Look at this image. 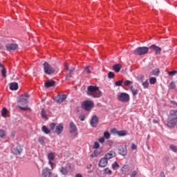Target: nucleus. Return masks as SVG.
<instances>
[{"label":"nucleus","mask_w":177,"mask_h":177,"mask_svg":"<svg viewBox=\"0 0 177 177\" xmlns=\"http://www.w3.org/2000/svg\"><path fill=\"white\" fill-rule=\"evenodd\" d=\"M38 142H40L41 145H42V143H44V142H45V137H40L38 139Z\"/></svg>","instance_id":"obj_47"},{"label":"nucleus","mask_w":177,"mask_h":177,"mask_svg":"<svg viewBox=\"0 0 177 177\" xmlns=\"http://www.w3.org/2000/svg\"><path fill=\"white\" fill-rule=\"evenodd\" d=\"M153 124H158V120L153 119Z\"/></svg>","instance_id":"obj_58"},{"label":"nucleus","mask_w":177,"mask_h":177,"mask_svg":"<svg viewBox=\"0 0 177 177\" xmlns=\"http://www.w3.org/2000/svg\"><path fill=\"white\" fill-rule=\"evenodd\" d=\"M112 68L115 73H120V71H121V69L122 68V64H116L113 66Z\"/></svg>","instance_id":"obj_20"},{"label":"nucleus","mask_w":177,"mask_h":177,"mask_svg":"<svg viewBox=\"0 0 177 177\" xmlns=\"http://www.w3.org/2000/svg\"><path fill=\"white\" fill-rule=\"evenodd\" d=\"M56 82L53 80H48L44 83L46 88H52V86H55Z\"/></svg>","instance_id":"obj_23"},{"label":"nucleus","mask_w":177,"mask_h":177,"mask_svg":"<svg viewBox=\"0 0 177 177\" xmlns=\"http://www.w3.org/2000/svg\"><path fill=\"white\" fill-rule=\"evenodd\" d=\"M81 106L85 111H91V110L95 107V103H93L92 100H87L82 102Z\"/></svg>","instance_id":"obj_4"},{"label":"nucleus","mask_w":177,"mask_h":177,"mask_svg":"<svg viewBox=\"0 0 177 177\" xmlns=\"http://www.w3.org/2000/svg\"><path fill=\"white\" fill-rule=\"evenodd\" d=\"M116 153L114 151H110L109 152L106 153L104 156L105 158L108 160H111V158H114L115 157Z\"/></svg>","instance_id":"obj_18"},{"label":"nucleus","mask_w":177,"mask_h":177,"mask_svg":"<svg viewBox=\"0 0 177 177\" xmlns=\"http://www.w3.org/2000/svg\"><path fill=\"white\" fill-rule=\"evenodd\" d=\"M118 100L122 102H129V94L127 93H121L118 95Z\"/></svg>","instance_id":"obj_10"},{"label":"nucleus","mask_w":177,"mask_h":177,"mask_svg":"<svg viewBox=\"0 0 177 177\" xmlns=\"http://www.w3.org/2000/svg\"><path fill=\"white\" fill-rule=\"evenodd\" d=\"M75 177H82V174H77L75 175Z\"/></svg>","instance_id":"obj_59"},{"label":"nucleus","mask_w":177,"mask_h":177,"mask_svg":"<svg viewBox=\"0 0 177 177\" xmlns=\"http://www.w3.org/2000/svg\"><path fill=\"white\" fill-rule=\"evenodd\" d=\"M41 115L42 118H46V114H45V110L41 109Z\"/></svg>","instance_id":"obj_49"},{"label":"nucleus","mask_w":177,"mask_h":177,"mask_svg":"<svg viewBox=\"0 0 177 177\" xmlns=\"http://www.w3.org/2000/svg\"><path fill=\"white\" fill-rule=\"evenodd\" d=\"M43 66H44V70L45 74H48V75L55 74V68L53 67H52L49 64V63L46 62H44Z\"/></svg>","instance_id":"obj_6"},{"label":"nucleus","mask_w":177,"mask_h":177,"mask_svg":"<svg viewBox=\"0 0 177 177\" xmlns=\"http://www.w3.org/2000/svg\"><path fill=\"white\" fill-rule=\"evenodd\" d=\"M111 132L112 133H114V135H118V131H117V129H112L111 130Z\"/></svg>","instance_id":"obj_50"},{"label":"nucleus","mask_w":177,"mask_h":177,"mask_svg":"<svg viewBox=\"0 0 177 177\" xmlns=\"http://www.w3.org/2000/svg\"><path fill=\"white\" fill-rule=\"evenodd\" d=\"M90 124L93 128H96L97 124H99V118L97 115H93L91 118Z\"/></svg>","instance_id":"obj_13"},{"label":"nucleus","mask_w":177,"mask_h":177,"mask_svg":"<svg viewBox=\"0 0 177 177\" xmlns=\"http://www.w3.org/2000/svg\"><path fill=\"white\" fill-rule=\"evenodd\" d=\"M149 49H153V50H155V55H160L161 53V48L156 45H152L149 46Z\"/></svg>","instance_id":"obj_19"},{"label":"nucleus","mask_w":177,"mask_h":177,"mask_svg":"<svg viewBox=\"0 0 177 177\" xmlns=\"http://www.w3.org/2000/svg\"><path fill=\"white\" fill-rule=\"evenodd\" d=\"M48 164L49 165H50L52 169H53V165H55V164L53 163V160H55V153H50L48 155Z\"/></svg>","instance_id":"obj_15"},{"label":"nucleus","mask_w":177,"mask_h":177,"mask_svg":"<svg viewBox=\"0 0 177 177\" xmlns=\"http://www.w3.org/2000/svg\"><path fill=\"white\" fill-rule=\"evenodd\" d=\"M106 145L108 146L111 147L114 145V142L112 140H109L106 141Z\"/></svg>","instance_id":"obj_44"},{"label":"nucleus","mask_w":177,"mask_h":177,"mask_svg":"<svg viewBox=\"0 0 177 177\" xmlns=\"http://www.w3.org/2000/svg\"><path fill=\"white\" fill-rule=\"evenodd\" d=\"M56 177H57V176H56Z\"/></svg>","instance_id":"obj_62"},{"label":"nucleus","mask_w":177,"mask_h":177,"mask_svg":"<svg viewBox=\"0 0 177 177\" xmlns=\"http://www.w3.org/2000/svg\"><path fill=\"white\" fill-rule=\"evenodd\" d=\"M131 149H132V150H136V149H137L136 145L132 144Z\"/></svg>","instance_id":"obj_55"},{"label":"nucleus","mask_w":177,"mask_h":177,"mask_svg":"<svg viewBox=\"0 0 177 177\" xmlns=\"http://www.w3.org/2000/svg\"><path fill=\"white\" fill-rule=\"evenodd\" d=\"M98 141L100 142V143H104V137L99 138Z\"/></svg>","instance_id":"obj_53"},{"label":"nucleus","mask_w":177,"mask_h":177,"mask_svg":"<svg viewBox=\"0 0 177 177\" xmlns=\"http://www.w3.org/2000/svg\"><path fill=\"white\" fill-rule=\"evenodd\" d=\"M162 177H165V175H163Z\"/></svg>","instance_id":"obj_61"},{"label":"nucleus","mask_w":177,"mask_h":177,"mask_svg":"<svg viewBox=\"0 0 177 177\" xmlns=\"http://www.w3.org/2000/svg\"><path fill=\"white\" fill-rule=\"evenodd\" d=\"M127 153L128 150L127 149V147H121L120 148H119V154L123 156V157H125V156H127Z\"/></svg>","instance_id":"obj_22"},{"label":"nucleus","mask_w":177,"mask_h":177,"mask_svg":"<svg viewBox=\"0 0 177 177\" xmlns=\"http://www.w3.org/2000/svg\"><path fill=\"white\" fill-rule=\"evenodd\" d=\"M86 93L88 96H92V97H100L102 96V93L99 91L97 86H88Z\"/></svg>","instance_id":"obj_1"},{"label":"nucleus","mask_w":177,"mask_h":177,"mask_svg":"<svg viewBox=\"0 0 177 177\" xmlns=\"http://www.w3.org/2000/svg\"><path fill=\"white\" fill-rule=\"evenodd\" d=\"M130 91L132 92L133 96H136V95H138V93H139V91L133 88V86H132L130 87Z\"/></svg>","instance_id":"obj_29"},{"label":"nucleus","mask_w":177,"mask_h":177,"mask_svg":"<svg viewBox=\"0 0 177 177\" xmlns=\"http://www.w3.org/2000/svg\"><path fill=\"white\" fill-rule=\"evenodd\" d=\"M6 114H8V109L6 108H3L1 111V115L2 117H6Z\"/></svg>","instance_id":"obj_34"},{"label":"nucleus","mask_w":177,"mask_h":177,"mask_svg":"<svg viewBox=\"0 0 177 177\" xmlns=\"http://www.w3.org/2000/svg\"><path fill=\"white\" fill-rule=\"evenodd\" d=\"M41 131L46 135H48V133H50V130H49V129H48L46 126H43L41 128Z\"/></svg>","instance_id":"obj_30"},{"label":"nucleus","mask_w":177,"mask_h":177,"mask_svg":"<svg viewBox=\"0 0 177 177\" xmlns=\"http://www.w3.org/2000/svg\"><path fill=\"white\" fill-rule=\"evenodd\" d=\"M175 88H176L175 82H171L169 85V88L175 89Z\"/></svg>","instance_id":"obj_40"},{"label":"nucleus","mask_w":177,"mask_h":177,"mask_svg":"<svg viewBox=\"0 0 177 177\" xmlns=\"http://www.w3.org/2000/svg\"><path fill=\"white\" fill-rule=\"evenodd\" d=\"M10 89L11 91H17L19 89V84L17 82H12L10 84Z\"/></svg>","instance_id":"obj_24"},{"label":"nucleus","mask_w":177,"mask_h":177,"mask_svg":"<svg viewBox=\"0 0 177 177\" xmlns=\"http://www.w3.org/2000/svg\"><path fill=\"white\" fill-rule=\"evenodd\" d=\"M124 85L125 86H129V85H132V82H131V80H126L124 82Z\"/></svg>","instance_id":"obj_41"},{"label":"nucleus","mask_w":177,"mask_h":177,"mask_svg":"<svg viewBox=\"0 0 177 177\" xmlns=\"http://www.w3.org/2000/svg\"><path fill=\"white\" fill-rule=\"evenodd\" d=\"M177 124V120L176 119H172L168 118L167 122V127L168 128H174V127H176Z\"/></svg>","instance_id":"obj_11"},{"label":"nucleus","mask_w":177,"mask_h":177,"mask_svg":"<svg viewBox=\"0 0 177 177\" xmlns=\"http://www.w3.org/2000/svg\"><path fill=\"white\" fill-rule=\"evenodd\" d=\"M151 75H155V77H158V75H160V68H156L152 70Z\"/></svg>","instance_id":"obj_28"},{"label":"nucleus","mask_w":177,"mask_h":177,"mask_svg":"<svg viewBox=\"0 0 177 177\" xmlns=\"http://www.w3.org/2000/svg\"><path fill=\"white\" fill-rule=\"evenodd\" d=\"M156 82H157V78L151 77L149 79V84H151V85H154V84H156Z\"/></svg>","instance_id":"obj_33"},{"label":"nucleus","mask_w":177,"mask_h":177,"mask_svg":"<svg viewBox=\"0 0 177 177\" xmlns=\"http://www.w3.org/2000/svg\"><path fill=\"white\" fill-rule=\"evenodd\" d=\"M11 153L14 156H20L23 153V147L21 145H18L16 147H12L11 149Z\"/></svg>","instance_id":"obj_9"},{"label":"nucleus","mask_w":177,"mask_h":177,"mask_svg":"<svg viewBox=\"0 0 177 177\" xmlns=\"http://www.w3.org/2000/svg\"><path fill=\"white\" fill-rule=\"evenodd\" d=\"M136 175H138V171H133L132 173L130 174V177H136Z\"/></svg>","instance_id":"obj_51"},{"label":"nucleus","mask_w":177,"mask_h":177,"mask_svg":"<svg viewBox=\"0 0 177 177\" xmlns=\"http://www.w3.org/2000/svg\"><path fill=\"white\" fill-rule=\"evenodd\" d=\"M171 104H174V106H177V102L175 101H171Z\"/></svg>","instance_id":"obj_57"},{"label":"nucleus","mask_w":177,"mask_h":177,"mask_svg":"<svg viewBox=\"0 0 177 177\" xmlns=\"http://www.w3.org/2000/svg\"><path fill=\"white\" fill-rule=\"evenodd\" d=\"M169 149L171 150V151H174V153H177V147L174 145H169Z\"/></svg>","instance_id":"obj_32"},{"label":"nucleus","mask_w":177,"mask_h":177,"mask_svg":"<svg viewBox=\"0 0 177 177\" xmlns=\"http://www.w3.org/2000/svg\"><path fill=\"white\" fill-rule=\"evenodd\" d=\"M122 80H118V82H115V85L116 86H121L122 85Z\"/></svg>","instance_id":"obj_46"},{"label":"nucleus","mask_w":177,"mask_h":177,"mask_svg":"<svg viewBox=\"0 0 177 177\" xmlns=\"http://www.w3.org/2000/svg\"><path fill=\"white\" fill-rule=\"evenodd\" d=\"M6 136V131L3 129L0 130V138H5Z\"/></svg>","instance_id":"obj_37"},{"label":"nucleus","mask_w":177,"mask_h":177,"mask_svg":"<svg viewBox=\"0 0 177 177\" xmlns=\"http://www.w3.org/2000/svg\"><path fill=\"white\" fill-rule=\"evenodd\" d=\"M120 167V165H118V162H114L112 165V169H115V168H118Z\"/></svg>","instance_id":"obj_43"},{"label":"nucleus","mask_w":177,"mask_h":177,"mask_svg":"<svg viewBox=\"0 0 177 177\" xmlns=\"http://www.w3.org/2000/svg\"><path fill=\"white\" fill-rule=\"evenodd\" d=\"M129 171V167L128 165H124L122 167V172H128Z\"/></svg>","instance_id":"obj_35"},{"label":"nucleus","mask_w":177,"mask_h":177,"mask_svg":"<svg viewBox=\"0 0 177 177\" xmlns=\"http://www.w3.org/2000/svg\"><path fill=\"white\" fill-rule=\"evenodd\" d=\"M142 86L144 89H147L149 88V80H146L142 83Z\"/></svg>","instance_id":"obj_36"},{"label":"nucleus","mask_w":177,"mask_h":177,"mask_svg":"<svg viewBox=\"0 0 177 177\" xmlns=\"http://www.w3.org/2000/svg\"><path fill=\"white\" fill-rule=\"evenodd\" d=\"M140 81H141V82H143V81H145V76H140Z\"/></svg>","instance_id":"obj_56"},{"label":"nucleus","mask_w":177,"mask_h":177,"mask_svg":"<svg viewBox=\"0 0 177 177\" xmlns=\"http://www.w3.org/2000/svg\"><path fill=\"white\" fill-rule=\"evenodd\" d=\"M6 50L8 51L10 50H16L17 48H19V46L16 44H8L6 46Z\"/></svg>","instance_id":"obj_17"},{"label":"nucleus","mask_w":177,"mask_h":177,"mask_svg":"<svg viewBox=\"0 0 177 177\" xmlns=\"http://www.w3.org/2000/svg\"><path fill=\"white\" fill-rule=\"evenodd\" d=\"M70 133H71V136L73 138H77L78 136V129H77V126L75 124H74L73 122H71L70 123Z\"/></svg>","instance_id":"obj_8"},{"label":"nucleus","mask_w":177,"mask_h":177,"mask_svg":"<svg viewBox=\"0 0 177 177\" xmlns=\"http://www.w3.org/2000/svg\"><path fill=\"white\" fill-rule=\"evenodd\" d=\"M114 77H115V75L114 74L113 72L110 71L108 73V78L111 79V78H114Z\"/></svg>","instance_id":"obj_39"},{"label":"nucleus","mask_w":177,"mask_h":177,"mask_svg":"<svg viewBox=\"0 0 177 177\" xmlns=\"http://www.w3.org/2000/svg\"><path fill=\"white\" fill-rule=\"evenodd\" d=\"M80 121H85V115L79 116Z\"/></svg>","instance_id":"obj_54"},{"label":"nucleus","mask_w":177,"mask_h":177,"mask_svg":"<svg viewBox=\"0 0 177 177\" xmlns=\"http://www.w3.org/2000/svg\"><path fill=\"white\" fill-rule=\"evenodd\" d=\"M28 97H30V95L24 94L19 96V100H18L19 107L21 110H28L30 108L28 106H23L28 103Z\"/></svg>","instance_id":"obj_2"},{"label":"nucleus","mask_w":177,"mask_h":177,"mask_svg":"<svg viewBox=\"0 0 177 177\" xmlns=\"http://www.w3.org/2000/svg\"><path fill=\"white\" fill-rule=\"evenodd\" d=\"M59 172H61V174H62V175H67V174H68V169H67L66 167H62L59 169Z\"/></svg>","instance_id":"obj_27"},{"label":"nucleus","mask_w":177,"mask_h":177,"mask_svg":"<svg viewBox=\"0 0 177 177\" xmlns=\"http://www.w3.org/2000/svg\"><path fill=\"white\" fill-rule=\"evenodd\" d=\"M0 67L2 68L1 70V75L3 77V78H6V68L2 64H0Z\"/></svg>","instance_id":"obj_25"},{"label":"nucleus","mask_w":177,"mask_h":177,"mask_svg":"<svg viewBox=\"0 0 177 177\" xmlns=\"http://www.w3.org/2000/svg\"><path fill=\"white\" fill-rule=\"evenodd\" d=\"M100 154H102V150L95 149L94 152L91 155V157H97L100 156Z\"/></svg>","instance_id":"obj_26"},{"label":"nucleus","mask_w":177,"mask_h":177,"mask_svg":"<svg viewBox=\"0 0 177 177\" xmlns=\"http://www.w3.org/2000/svg\"><path fill=\"white\" fill-rule=\"evenodd\" d=\"M42 177H52V170L48 167H45L43 169L41 172Z\"/></svg>","instance_id":"obj_12"},{"label":"nucleus","mask_w":177,"mask_h":177,"mask_svg":"<svg viewBox=\"0 0 177 177\" xmlns=\"http://www.w3.org/2000/svg\"><path fill=\"white\" fill-rule=\"evenodd\" d=\"M104 174H109V175H111V174H113V171H111V170L109 169V168H106L104 170Z\"/></svg>","instance_id":"obj_45"},{"label":"nucleus","mask_w":177,"mask_h":177,"mask_svg":"<svg viewBox=\"0 0 177 177\" xmlns=\"http://www.w3.org/2000/svg\"><path fill=\"white\" fill-rule=\"evenodd\" d=\"M107 164H109V160L106 158L104 156V158H102L99 162V167L101 168H104V167H106Z\"/></svg>","instance_id":"obj_16"},{"label":"nucleus","mask_w":177,"mask_h":177,"mask_svg":"<svg viewBox=\"0 0 177 177\" xmlns=\"http://www.w3.org/2000/svg\"><path fill=\"white\" fill-rule=\"evenodd\" d=\"M50 131H55V133H57V135H60L64 129V127L63 126L62 124H58L56 126V123H51L50 124Z\"/></svg>","instance_id":"obj_3"},{"label":"nucleus","mask_w":177,"mask_h":177,"mask_svg":"<svg viewBox=\"0 0 177 177\" xmlns=\"http://www.w3.org/2000/svg\"><path fill=\"white\" fill-rule=\"evenodd\" d=\"M100 147V144L99 142H95L94 143L93 149H99Z\"/></svg>","instance_id":"obj_48"},{"label":"nucleus","mask_w":177,"mask_h":177,"mask_svg":"<svg viewBox=\"0 0 177 177\" xmlns=\"http://www.w3.org/2000/svg\"><path fill=\"white\" fill-rule=\"evenodd\" d=\"M118 136H126V135H128V131L126 130L124 131H120L118 132Z\"/></svg>","instance_id":"obj_31"},{"label":"nucleus","mask_w":177,"mask_h":177,"mask_svg":"<svg viewBox=\"0 0 177 177\" xmlns=\"http://www.w3.org/2000/svg\"><path fill=\"white\" fill-rule=\"evenodd\" d=\"M0 49H3V46H0Z\"/></svg>","instance_id":"obj_60"},{"label":"nucleus","mask_w":177,"mask_h":177,"mask_svg":"<svg viewBox=\"0 0 177 177\" xmlns=\"http://www.w3.org/2000/svg\"><path fill=\"white\" fill-rule=\"evenodd\" d=\"M64 67L66 71H68V73L65 77V80H68L69 78H71L73 77V73L75 71V67L74 66H71L70 68L68 67V64L65 63L64 64Z\"/></svg>","instance_id":"obj_7"},{"label":"nucleus","mask_w":177,"mask_h":177,"mask_svg":"<svg viewBox=\"0 0 177 177\" xmlns=\"http://www.w3.org/2000/svg\"><path fill=\"white\" fill-rule=\"evenodd\" d=\"M111 136V134H110L109 131H105L104 133V138H105L106 139H109Z\"/></svg>","instance_id":"obj_38"},{"label":"nucleus","mask_w":177,"mask_h":177,"mask_svg":"<svg viewBox=\"0 0 177 177\" xmlns=\"http://www.w3.org/2000/svg\"><path fill=\"white\" fill-rule=\"evenodd\" d=\"M66 99H67V95L64 94V95H60L58 94L55 98V100L57 103H62V102H64V100H66Z\"/></svg>","instance_id":"obj_14"},{"label":"nucleus","mask_w":177,"mask_h":177,"mask_svg":"<svg viewBox=\"0 0 177 177\" xmlns=\"http://www.w3.org/2000/svg\"><path fill=\"white\" fill-rule=\"evenodd\" d=\"M177 74V71H169L168 72V75L170 76V77H172L175 75Z\"/></svg>","instance_id":"obj_42"},{"label":"nucleus","mask_w":177,"mask_h":177,"mask_svg":"<svg viewBox=\"0 0 177 177\" xmlns=\"http://www.w3.org/2000/svg\"><path fill=\"white\" fill-rule=\"evenodd\" d=\"M149 52V48L146 46L138 47L133 50V54L136 56H142V55H146Z\"/></svg>","instance_id":"obj_5"},{"label":"nucleus","mask_w":177,"mask_h":177,"mask_svg":"<svg viewBox=\"0 0 177 177\" xmlns=\"http://www.w3.org/2000/svg\"><path fill=\"white\" fill-rule=\"evenodd\" d=\"M168 118H171L173 120H177V111L171 110L170 111L169 115Z\"/></svg>","instance_id":"obj_21"},{"label":"nucleus","mask_w":177,"mask_h":177,"mask_svg":"<svg viewBox=\"0 0 177 177\" xmlns=\"http://www.w3.org/2000/svg\"><path fill=\"white\" fill-rule=\"evenodd\" d=\"M84 71H86V73H88V74H91L92 72L91 71V69H89V66H86L84 68Z\"/></svg>","instance_id":"obj_52"}]
</instances>
